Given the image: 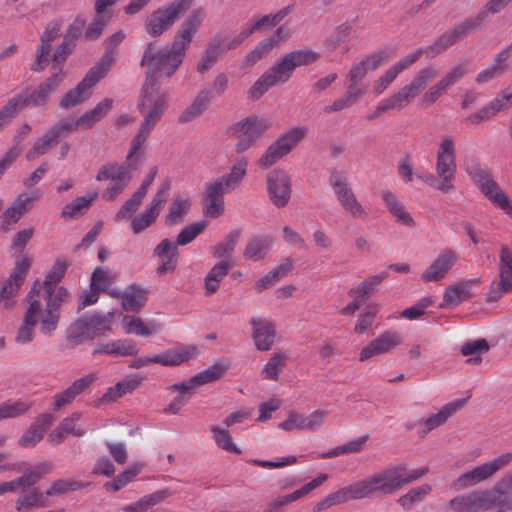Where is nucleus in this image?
<instances>
[{"label":"nucleus","mask_w":512,"mask_h":512,"mask_svg":"<svg viewBox=\"0 0 512 512\" xmlns=\"http://www.w3.org/2000/svg\"><path fill=\"white\" fill-rule=\"evenodd\" d=\"M205 17L203 7L192 10L176 31L169 49H157L154 43L146 45L140 62V65L146 68L145 82L137 103L143 119L149 118L157 125L166 112L168 97L165 93H159L161 80L163 77L170 78L182 64L186 50Z\"/></svg>","instance_id":"1"},{"label":"nucleus","mask_w":512,"mask_h":512,"mask_svg":"<svg viewBox=\"0 0 512 512\" xmlns=\"http://www.w3.org/2000/svg\"><path fill=\"white\" fill-rule=\"evenodd\" d=\"M319 58V53L312 49L294 50L285 54L251 86L249 98L258 100L270 87L286 83L296 68L311 65Z\"/></svg>","instance_id":"2"},{"label":"nucleus","mask_w":512,"mask_h":512,"mask_svg":"<svg viewBox=\"0 0 512 512\" xmlns=\"http://www.w3.org/2000/svg\"><path fill=\"white\" fill-rule=\"evenodd\" d=\"M156 127L149 118L143 119L139 129L130 144V151L124 164L113 163L112 183L102 193V198L106 201H114L129 185L132 179V173L139 167V159L134 157L145 143L148 136Z\"/></svg>","instance_id":"3"},{"label":"nucleus","mask_w":512,"mask_h":512,"mask_svg":"<svg viewBox=\"0 0 512 512\" xmlns=\"http://www.w3.org/2000/svg\"><path fill=\"white\" fill-rule=\"evenodd\" d=\"M113 323V312L85 313L68 326L66 329V341L73 346H79L85 342L93 341L110 332Z\"/></svg>","instance_id":"4"},{"label":"nucleus","mask_w":512,"mask_h":512,"mask_svg":"<svg viewBox=\"0 0 512 512\" xmlns=\"http://www.w3.org/2000/svg\"><path fill=\"white\" fill-rule=\"evenodd\" d=\"M457 165L455 144L452 138H444L437 151L435 163V175L429 174L419 176L430 187L442 192L449 193L455 189Z\"/></svg>","instance_id":"5"},{"label":"nucleus","mask_w":512,"mask_h":512,"mask_svg":"<svg viewBox=\"0 0 512 512\" xmlns=\"http://www.w3.org/2000/svg\"><path fill=\"white\" fill-rule=\"evenodd\" d=\"M464 170L481 194L512 219V200L495 181L491 171L478 162L465 163Z\"/></svg>","instance_id":"6"},{"label":"nucleus","mask_w":512,"mask_h":512,"mask_svg":"<svg viewBox=\"0 0 512 512\" xmlns=\"http://www.w3.org/2000/svg\"><path fill=\"white\" fill-rule=\"evenodd\" d=\"M506 502L501 487L494 486L458 495L448 502V506L453 512H481L502 507Z\"/></svg>","instance_id":"7"},{"label":"nucleus","mask_w":512,"mask_h":512,"mask_svg":"<svg viewBox=\"0 0 512 512\" xmlns=\"http://www.w3.org/2000/svg\"><path fill=\"white\" fill-rule=\"evenodd\" d=\"M193 3L194 0H173L155 9L144 20L145 31L153 38L160 37L192 7Z\"/></svg>","instance_id":"8"},{"label":"nucleus","mask_w":512,"mask_h":512,"mask_svg":"<svg viewBox=\"0 0 512 512\" xmlns=\"http://www.w3.org/2000/svg\"><path fill=\"white\" fill-rule=\"evenodd\" d=\"M271 123L256 115H251L228 128L230 137L235 140L234 151L242 154L249 150L270 128Z\"/></svg>","instance_id":"9"},{"label":"nucleus","mask_w":512,"mask_h":512,"mask_svg":"<svg viewBox=\"0 0 512 512\" xmlns=\"http://www.w3.org/2000/svg\"><path fill=\"white\" fill-rule=\"evenodd\" d=\"M428 473L427 467L407 472L404 464L396 465L373 474L378 494H392Z\"/></svg>","instance_id":"10"},{"label":"nucleus","mask_w":512,"mask_h":512,"mask_svg":"<svg viewBox=\"0 0 512 512\" xmlns=\"http://www.w3.org/2000/svg\"><path fill=\"white\" fill-rule=\"evenodd\" d=\"M306 128L294 127L282 134L269 145L263 155L258 159L257 164L262 169H268L277 163L281 158L289 154L294 147L304 139Z\"/></svg>","instance_id":"11"},{"label":"nucleus","mask_w":512,"mask_h":512,"mask_svg":"<svg viewBox=\"0 0 512 512\" xmlns=\"http://www.w3.org/2000/svg\"><path fill=\"white\" fill-rule=\"evenodd\" d=\"M512 463V452L501 454L495 459L485 462L474 467L472 470L466 471L457 477L452 487L455 489H467L475 486L489 478H491L500 469Z\"/></svg>","instance_id":"12"},{"label":"nucleus","mask_w":512,"mask_h":512,"mask_svg":"<svg viewBox=\"0 0 512 512\" xmlns=\"http://www.w3.org/2000/svg\"><path fill=\"white\" fill-rule=\"evenodd\" d=\"M484 24V13H478L475 17H469L454 28L445 31L435 42L425 49L429 55H437L456 42L478 31Z\"/></svg>","instance_id":"13"},{"label":"nucleus","mask_w":512,"mask_h":512,"mask_svg":"<svg viewBox=\"0 0 512 512\" xmlns=\"http://www.w3.org/2000/svg\"><path fill=\"white\" fill-rule=\"evenodd\" d=\"M40 298V282L36 280L25 298L27 308L15 337L16 343L23 345L33 340L34 327L38 323V315L42 307Z\"/></svg>","instance_id":"14"},{"label":"nucleus","mask_w":512,"mask_h":512,"mask_svg":"<svg viewBox=\"0 0 512 512\" xmlns=\"http://www.w3.org/2000/svg\"><path fill=\"white\" fill-rule=\"evenodd\" d=\"M31 266V260L28 257L23 258L15 263L10 276L0 285V306L11 310L16 304L17 296L28 271Z\"/></svg>","instance_id":"15"},{"label":"nucleus","mask_w":512,"mask_h":512,"mask_svg":"<svg viewBox=\"0 0 512 512\" xmlns=\"http://www.w3.org/2000/svg\"><path fill=\"white\" fill-rule=\"evenodd\" d=\"M330 184L340 205L352 218L364 220L368 217L367 210L357 200L346 178L332 174Z\"/></svg>","instance_id":"16"},{"label":"nucleus","mask_w":512,"mask_h":512,"mask_svg":"<svg viewBox=\"0 0 512 512\" xmlns=\"http://www.w3.org/2000/svg\"><path fill=\"white\" fill-rule=\"evenodd\" d=\"M196 353L197 347L194 345L179 346L159 355L137 358L129 364V367L140 369L151 363H157L163 366H177L193 358Z\"/></svg>","instance_id":"17"},{"label":"nucleus","mask_w":512,"mask_h":512,"mask_svg":"<svg viewBox=\"0 0 512 512\" xmlns=\"http://www.w3.org/2000/svg\"><path fill=\"white\" fill-rule=\"evenodd\" d=\"M512 292V252L503 245L499 255V280L490 286L486 301L497 302Z\"/></svg>","instance_id":"18"},{"label":"nucleus","mask_w":512,"mask_h":512,"mask_svg":"<svg viewBox=\"0 0 512 512\" xmlns=\"http://www.w3.org/2000/svg\"><path fill=\"white\" fill-rule=\"evenodd\" d=\"M267 193L277 208H284L291 199L292 181L283 170L275 169L266 176Z\"/></svg>","instance_id":"19"},{"label":"nucleus","mask_w":512,"mask_h":512,"mask_svg":"<svg viewBox=\"0 0 512 512\" xmlns=\"http://www.w3.org/2000/svg\"><path fill=\"white\" fill-rule=\"evenodd\" d=\"M378 494L374 476L371 475L363 480L357 481L347 487H344L334 493L329 494L332 505H338L347 502L350 499H363Z\"/></svg>","instance_id":"20"},{"label":"nucleus","mask_w":512,"mask_h":512,"mask_svg":"<svg viewBox=\"0 0 512 512\" xmlns=\"http://www.w3.org/2000/svg\"><path fill=\"white\" fill-rule=\"evenodd\" d=\"M26 463L23 465V474L11 481L5 482L8 492H15L20 489L25 492L30 487L38 483L44 476L51 473L53 470V463L49 461L41 462L33 467L25 468Z\"/></svg>","instance_id":"21"},{"label":"nucleus","mask_w":512,"mask_h":512,"mask_svg":"<svg viewBox=\"0 0 512 512\" xmlns=\"http://www.w3.org/2000/svg\"><path fill=\"white\" fill-rule=\"evenodd\" d=\"M101 79L102 77L90 69L74 89L62 96L60 107L67 110L85 102L91 96V88Z\"/></svg>","instance_id":"22"},{"label":"nucleus","mask_w":512,"mask_h":512,"mask_svg":"<svg viewBox=\"0 0 512 512\" xmlns=\"http://www.w3.org/2000/svg\"><path fill=\"white\" fill-rule=\"evenodd\" d=\"M437 75L438 70L432 65L419 70L409 84L396 92L404 106L408 105L412 99L418 96Z\"/></svg>","instance_id":"23"},{"label":"nucleus","mask_w":512,"mask_h":512,"mask_svg":"<svg viewBox=\"0 0 512 512\" xmlns=\"http://www.w3.org/2000/svg\"><path fill=\"white\" fill-rule=\"evenodd\" d=\"M327 416L328 412L325 410H316L308 416L297 412H290L288 418L281 422L278 427L285 431H292L294 429L315 431L323 425Z\"/></svg>","instance_id":"24"},{"label":"nucleus","mask_w":512,"mask_h":512,"mask_svg":"<svg viewBox=\"0 0 512 512\" xmlns=\"http://www.w3.org/2000/svg\"><path fill=\"white\" fill-rule=\"evenodd\" d=\"M402 343V337L395 331H385L365 346L360 354L359 360L364 362L374 356L386 354Z\"/></svg>","instance_id":"25"},{"label":"nucleus","mask_w":512,"mask_h":512,"mask_svg":"<svg viewBox=\"0 0 512 512\" xmlns=\"http://www.w3.org/2000/svg\"><path fill=\"white\" fill-rule=\"evenodd\" d=\"M63 80L62 70L58 68V71L53 73L49 78L42 82L37 89L32 91L28 96L21 95V100L24 107L44 106L49 99V96L54 92Z\"/></svg>","instance_id":"26"},{"label":"nucleus","mask_w":512,"mask_h":512,"mask_svg":"<svg viewBox=\"0 0 512 512\" xmlns=\"http://www.w3.org/2000/svg\"><path fill=\"white\" fill-rule=\"evenodd\" d=\"M250 325L252 327V339L256 349L259 351L270 350L276 337V327L274 323L268 319L253 317L250 320Z\"/></svg>","instance_id":"27"},{"label":"nucleus","mask_w":512,"mask_h":512,"mask_svg":"<svg viewBox=\"0 0 512 512\" xmlns=\"http://www.w3.org/2000/svg\"><path fill=\"white\" fill-rule=\"evenodd\" d=\"M95 380V374H87L76 379L68 388L53 396L52 409L54 411H60L70 405L75 398L88 389Z\"/></svg>","instance_id":"28"},{"label":"nucleus","mask_w":512,"mask_h":512,"mask_svg":"<svg viewBox=\"0 0 512 512\" xmlns=\"http://www.w3.org/2000/svg\"><path fill=\"white\" fill-rule=\"evenodd\" d=\"M457 254L451 249L443 250L431 265L421 274L424 282H436L445 277L448 271L455 265Z\"/></svg>","instance_id":"29"},{"label":"nucleus","mask_w":512,"mask_h":512,"mask_svg":"<svg viewBox=\"0 0 512 512\" xmlns=\"http://www.w3.org/2000/svg\"><path fill=\"white\" fill-rule=\"evenodd\" d=\"M178 254V245L176 243L168 238L161 240L153 250V256L161 261L156 268V273L162 276L168 272H173L177 267Z\"/></svg>","instance_id":"30"},{"label":"nucleus","mask_w":512,"mask_h":512,"mask_svg":"<svg viewBox=\"0 0 512 512\" xmlns=\"http://www.w3.org/2000/svg\"><path fill=\"white\" fill-rule=\"evenodd\" d=\"M126 34L123 30H118L103 41L104 54L100 60L92 67L100 77L104 78L115 61V51L124 41Z\"/></svg>","instance_id":"31"},{"label":"nucleus","mask_w":512,"mask_h":512,"mask_svg":"<svg viewBox=\"0 0 512 512\" xmlns=\"http://www.w3.org/2000/svg\"><path fill=\"white\" fill-rule=\"evenodd\" d=\"M226 190L220 183L211 182L206 187L203 199V213L210 218H217L224 212V194Z\"/></svg>","instance_id":"32"},{"label":"nucleus","mask_w":512,"mask_h":512,"mask_svg":"<svg viewBox=\"0 0 512 512\" xmlns=\"http://www.w3.org/2000/svg\"><path fill=\"white\" fill-rule=\"evenodd\" d=\"M365 93V87L359 86L357 82H347L346 91L342 97L335 100L331 105L325 106L323 112L330 114L349 108L357 103Z\"/></svg>","instance_id":"33"},{"label":"nucleus","mask_w":512,"mask_h":512,"mask_svg":"<svg viewBox=\"0 0 512 512\" xmlns=\"http://www.w3.org/2000/svg\"><path fill=\"white\" fill-rule=\"evenodd\" d=\"M274 238L271 235H257L250 238L243 251V257L251 261H260L266 257L272 245Z\"/></svg>","instance_id":"34"},{"label":"nucleus","mask_w":512,"mask_h":512,"mask_svg":"<svg viewBox=\"0 0 512 512\" xmlns=\"http://www.w3.org/2000/svg\"><path fill=\"white\" fill-rule=\"evenodd\" d=\"M248 159L241 156L235 160L229 173L217 178L214 182L220 183L221 187L228 190H235L247 174Z\"/></svg>","instance_id":"35"},{"label":"nucleus","mask_w":512,"mask_h":512,"mask_svg":"<svg viewBox=\"0 0 512 512\" xmlns=\"http://www.w3.org/2000/svg\"><path fill=\"white\" fill-rule=\"evenodd\" d=\"M210 102V92L207 89L199 91L192 103L178 116V122L185 124L200 117L208 109Z\"/></svg>","instance_id":"36"},{"label":"nucleus","mask_w":512,"mask_h":512,"mask_svg":"<svg viewBox=\"0 0 512 512\" xmlns=\"http://www.w3.org/2000/svg\"><path fill=\"white\" fill-rule=\"evenodd\" d=\"M478 281L476 279H471L468 281H461L455 285L449 286L443 295L444 304L443 306L456 307L460 303L466 301L471 297L470 285L476 284Z\"/></svg>","instance_id":"37"},{"label":"nucleus","mask_w":512,"mask_h":512,"mask_svg":"<svg viewBox=\"0 0 512 512\" xmlns=\"http://www.w3.org/2000/svg\"><path fill=\"white\" fill-rule=\"evenodd\" d=\"M148 291L138 285H130L123 292L122 308L127 312H139L147 302Z\"/></svg>","instance_id":"38"},{"label":"nucleus","mask_w":512,"mask_h":512,"mask_svg":"<svg viewBox=\"0 0 512 512\" xmlns=\"http://www.w3.org/2000/svg\"><path fill=\"white\" fill-rule=\"evenodd\" d=\"M191 206L189 198L176 196L169 205L167 214L165 215L164 224L167 227H173L183 222L185 215Z\"/></svg>","instance_id":"39"},{"label":"nucleus","mask_w":512,"mask_h":512,"mask_svg":"<svg viewBox=\"0 0 512 512\" xmlns=\"http://www.w3.org/2000/svg\"><path fill=\"white\" fill-rule=\"evenodd\" d=\"M233 268V263L229 261H220L216 263L208 272L205 277V294L211 296L218 288L219 283L228 274L229 270Z\"/></svg>","instance_id":"40"},{"label":"nucleus","mask_w":512,"mask_h":512,"mask_svg":"<svg viewBox=\"0 0 512 512\" xmlns=\"http://www.w3.org/2000/svg\"><path fill=\"white\" fill-rule=\"evenodd\" d=\"M465 403L466 399H458L446 404L438 413L428 417L425 420L424 425L427 428L423 431V433L426 434L445 423L447 419L451 417L456 411L461 409Z\"/></svg>","instance_id":"41"},{"label":"nucleus","mask_w":512,"mask_h":512,"mask_svg":"<svg viewBox=\"0 0 512 512\" xmlns=\"http://www.w3.org/2000/svg\"><path fill=\"white\" fill-rule=\"evenodd\" d=\"M45 496V493H42L38 488H33L16 499L15 509L18 512H29L34 508L46 507L47 501Z\"/></svg>","instance_id":"42"},{"label":"nucleus","mask_w":512,"mask_h":512,"mask_svg":"<svg viewBox=\"0 0 512 512\" xmlns=\"http://www.w3.org/2000/svg\"><path fill=\"white\" fill-rule=\"evenodd\" d=\"M43 290L45 306L55 312L60 313L61 307L71 302L72 296L63 286Z\"/></svg>","instance_id":"43"},{"label":"nucleus","mask_w":512,"mask_h":512,"mask_svg":"<svg viewBox=\"0 0 512 512\" xmlns=\"http://www.w3.org/2000/svg\"><path fill=\"white\" fill-rule=\"evenodd\" d=\"M489 351V344L485 339H478L466 342L462 345L460 352L463 356H470L466 363L478 365L482 362V355Z\"/></svg>","instance_id":"44"},{"label":"nucleus","mask_w":512,"mask_h":512,"mask_svg":"<svg viewBox=\"0 0 512 512\" xmlns=\"http://www.w3.org/2000/svg\"><path fill=\"white\" fill-rule=\"evenodd\" d=\"M225 53L222 42L220 40H213L209 43L208 47L201 56L197 64V71L204 73L209 70L218 60V58Z\"/></svg>","instance_id":"45"},{"label":"nucleus","mask_w":512,"mask_h":512,"mask_svg":"<svg viewBox=\"0 0 512 512\" xmlns=\"http://www.w3.org/2000/svg\"><path fill=\"white\" fill-rule=\"evenodd\" d=\"M89 484V482H82L72 479H57L51 483L49 488L45 491V495L48 497L60 496L85 488Z\"/></svg>","instance_id":"46"},{"label":"nucleus","mask_w":512,"mask_h":512,"mask_svg":"<svg viewBox=\"0 0 512 512\" xmlns=\"http://www.w3.org/2000/svg\"><path fill=\"white\" fill-rule=\"evenodd\" d=\"M58 142L47 130L40 138H38L33 146L26 153V159L28 161H34L40 156L46 154L50 149L56 146Z\"/></svg>","instance_id":"47"},{"label":"nucleus","mask_w":512,"mask_h":512,"mask_svg":"<svg viewBox=\"0 0 512 512\" xmlns=\"http://www.w3.org/2000/svg\"><path fill=\"white\" fill-rule=\"evenodd\" d=\"M388 277L387 272H382L379 275L371 276L362 281L357 287L349 290V296L359 298L364 302L365 297L371 293L384 279Z\"/></svg>","instance_id":"48"},{"label":"nucleus","mask_w":512,"mask_h":512,"mask_svg":"<svg viewBox=\"0 0 512 512\" xmlns=\"http://www.w3.org/2000/svg\"><path fill=\"white\" fill-rule=\"evenodd\" d=\"M241 230H232L225 238L224 241L217 243L210 248L211 253L215 258L221 259L229 257L234 251L236 244L240 238Z\"/></svg>","instance_id":"49"},{"label":"nucleus","mask_w":512,"mask_h":512,"mask_svg":"<svg viewBox=\"0 0 512 512\" xmlns=\"http://www.w3.org/2000/svg\"><path fill=\"white\" fill-rule=\"evenodd\" d=\"M98 197L97 193H93L89 196L77 197L70 203L64 206L61 217L62 218H73L79 214H82L83 211L87 210L92 202Z\"/></svg>","instance_id":"50"},{"label":"nucleus","mask_w":512,"mask_h":512,"mask_svg":"<svg viewBox=\"0 0 512 512\" xmlns=\"http://www.w3.org/2000/svg\"><path fill=\"white\" fill-rule=\"evenodd\" d=\"M60 321V313L51 310L50 308L40 309L38 315L40 332L45 336H52L58 328Z\"/></svg>","instance_id":"51"},{"label":"nucleus","mask_w":512,"mask_h":512,"mask_svg":"<svg viewBox=\"0 0 512 512\" xmlns=\"http://www.w3.org/2000/svg\"><path fill=\"white\" fill-rule=\"evenodd\" d=\"M287 355L285 352L274 353L269 361L264 365L261 375L265 379L278 380L279 374L285 366Z\"/></svg>","instance_id":"52"},{"label":"nucleus","mask_w":512,"mask_h":512,"mask_svg":"<svg viewBox=\"0 0 512 512\" xmlns=\"http://www.w3.org/2000/svg\"><path fill=\"white\" fill-rule=\"evenodd\" d=\"M404 104L397 96L396 93L391 96L382 99L377 106L374 108L372 112L366 115V120L372 121L376 118L380 117L382 114L391 111V110H402L404 108Z\"/></svg>","instance_id":"53"},{"label":"nucleus","mask_w":512,"mask_h":512,"mask_svg":"<svg viewBox=\"0 0 512 512\" xmlns=\"http://www.w3.org/2000/svg\"><path fill=\"white\" fill-rule=\"evenodd\" d=\"M67 267H68L67 262L64 259L58 258L52 265L49 272L47 273L43 283L40 284V288L41 287H43V289L57 288L58 287L57 284L64 277Z\"/></svg>","instance_id":"54"},{"label":"nucleus","mask_w":512,"mask_h":512,"mask_svg":"<svg viewBox=\"0 0 512 512\" xmlns=\"http://www.w3.org/2000/svg\"><path fill=\"white\" fill-rule=\"evenodd\" d=\"M432 490L429 484H423L412 488L398 499V503L404 509H411L416 503L421 502Z\"/></svg>","instance_id":"55"},{"label":"nucleus","mask_w":512,"mask_h":512,"mask_svg":"<svg viewBox=\"0 0 512 512\" xmlns=\"http://www.w3.org/2000/svg\"><path fill=\"white\" fill-rule=\"evenodd\" d=\"M211 432L213 439L219 448L229 453L237 455L241 454V449L233 442V439L227 430L222 429L219 426H212Z\"/></svg>","instance_id":"56"},{"label":"nucleus","mask_w":512,"mask_h":512,"mask_svg":"<svg viewBox=\"0 0 512 512\" xmlns=\"http://www.w3.org/2000/svg\"><path fill=\"white\" fill-rule=\"evenodd\" d=\"M24 108L21 94H18L7 101L0 109V131L8 125L17 113Z\"/></svg>","instance_id":"57"},{"label":"nucleus","mask_w":512,"mask_h":512,"mask_svg":"<svg viewBox=\"0 0 512 512\" xmlns=\"http://www.w3.org/2000/svg\"><path fill=\"white\" fill-rule=\"evenodd\" d=\"M290 12V7H284L279 10L276 14L273 15H265L255 20L254 23L248 25L246 28L251 30V35L262 29V28H271L280 23Z\"/></svg>","instance_id":"58"},{"label":"nucleus","mask_w":512,"mask_h":512,"mask_svg":"<svg viewBox=\"0 0 512 512\" xmlns=\"http://www.w3.org/2000/svg\"><path fill=\"white\" fill-rule=\"evenodd\" d=\"M226 367L221 363H215L204 371L191 377V382L195 383L196 387L204 384L214 382L222 377Z\"/></svg>","instance_id":"59"},{"label":"nucleus","mask_w":512,"mask_h":512,"mask_svg":"<svg viewBox=\"0 0 512 512\" xmlns=\"http://www.w3.org/2000/svg\"><path fill=\"white\" fill-rule=\"evenodd\" d=\"M31 406V403L24 401L2 403L0 405V421L22 416L30 410Z\"/></svg>","instance_id":"60"},{"label":"nucleus","mask_w":512,"mask_h":512,"mask_svg":"<svg viewBox=\"0 0 512 512\" xmlns=\"http://www.w3.org/2000/svg\"><path fill=\"white\" fill-rule=\"evenodd\" d=\"M146 195L142 193V191H135L133 195L121 206L119 211L115 215V220H123L132 217V215L138 210L140 207L144 197Z\"/></svg>","instance_id":"61"},{"label":"nucleus","mask_w":512,"mask_h":512,"mask_svg":"<svg viewBox=\"0 0 512 512\" xmlns=\"http://www.w3.org/2000/svg\"><path fill=\"white\" fill-rule=\"evenodd\" d=\"M116 275L111 273L109 270L97 267L91 276L90 287H94L96 290L108 291V288L114 282Z\"/></svg>","instance_id":"62"},{"label":"nucleus","mask_w":512,"mask_h":512,"mask_svg":"<svg viewBox=\"0 0 512 512\" xmlns=\"http://www.w3.org/2000/svg\"><path fill=\"white\" fill-rule=\"evenodd\" d=\"M158 216L159 215L157 213L153 212L152 210L146 207L142 213L132 218V232L135 235L142 233L144 230H146L156 222Z\"/></svg>","instance_id":"63"},{"label":"nucleus","mask_w":512,"mask_h":512,"mask_svg":"<svg viewBox=\"0 0 512 512\" xmlns=\"http://www.w3.org/2000/svg\"><path fill=\"white\" fill-rule=\"evenodd\" d=\"M140 472L139 466H133L120 473L113 481L106 482L104 488L107 491L117 492L130 483Z\"/></svg>","instance_id":"64"}]
</instances>
